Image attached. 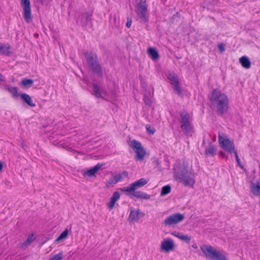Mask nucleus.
<instances>
[{"label": "nucleus", "instance_id": "nucleus-1", "mask_svg": "<svg viewBox=\"0 0 260 260\" xmlns=\"http://www.w3.org/2000/svg\"><path fill=\"white\" fill-rule=\"evenodd\" d=\"M210 100L219 115H223L229 110V100L227 95L218 89H214L211 93Z\"/></svg>", "mask_w": 260, "mask_h": 260}, {"label": "nucleus", "instance_id": "nucleus-2", "mask_svg": "<svg viewBox=\"0 0 260 260\" xmlns=\"http://www.w3.org/2000/svg\"><path fill=\"white\" fill-rule=\"evenodd\" d=\"M174 176L177 181L185 186H192L194 184V174L188 171V164L186 162L184 161L180 167L175 168Z\"/></svg>", "mask_w": 260, "mask_h": 260}, {"label": "nucleus", "instance_id": "nucleus-3", "mask_svg": "<svg viewBox=\"0 0 260 260\" xmlns=\"http://www.w3.org/2000/svg\"><path fill=\"white\" fill-rule=\"evenodd\" d=\"M201 249L205 256L212 260H228L224 253L216 250L211 245H203Z\"/></svg>", "mask_w": 260, "mask_h": 260}, {"label": "nucleus", "instance_id": "nucleus-4", "mask_svg": "<svg viewBox=\"0 0 260 260\" xmlns=\"http://www.w3.org/2000/svg\"><path fill=\"white\" fill-rule=\"evenodd\" d=\"M84 55L88 66L92 72L96 73L99 76L102 77L103 72L102 71V68L99 63L96 54L92 52H84Z\"/></svg>", "mask_w": 260, "mask_h": 260}, {"label": "nucleus", "instance_id": "nucleus-5", "mask_svg": "<svg viewBox=\"0 0 260 260\" xmlns=\"http://www.w3.org/2000/svg\"><path fill=\"white\" fill-rule=\"evenodd\" d=\"M180 116L182 131L186 135H190L193 131V126L189 120V115L186 111H183L180 113Z\"/></svg>", "mask_w": 260, "mask_h": 260}, {"label": "nucleus", "instance_id": "nucleus-6", "mask_svg": "<svg viewBox=\"0 0 260 260\" xmlns=\"http://www.w3.org/2000/svg\"><path fill=\"white\" fill-rule=\"evenodd\" d=\"M136 13L141 19V22L145 23L148 21L147 16L148 7L145 0H137Z\"/></svg>", "mask_w": 260, "mask_h": 260}, {"label": "nucleus", "instance_id": "nucleus-7", "mask_svg": "<svg viewBox=\"0 0 260 260\" xmlns=\"http://www.w3.org/2000/svg\"><path fill=\"white\" fill-rule=\"evenodd\" d=\"M218 138L219 145L225 151L230 154L236 151L233 140L229 139L225 135L221 136L220 134H219Z\"/></svg>", "mask_w": 260, "mask_h": 260}, {"label": "nucleus", "instance_id": "nucleus-8", "mask_svg": "<svg viewBox=\"0 0 260 260\" xmlns=\"http://www.w3.org/2000/svg\"><path fill=\"white\" fill-rule=\"evenodd\" d=\"M149 182V179L147 178H141L140 179L130 184L126 187H123L120 188V190L123 192H127L129 194L131 192H134L137 188H140Z\"/></svg>", "mask_w": 260, "mask_h": 260}, {"label": "nucleus", "instance_id": "nucleus-9", "mask_svg": "<svg viewBox=\"0 0 260 260\" xmlns=\"http://www.w3.org/2000/svg\"><path fill=\"white\" fill-rule=\"evenodd\" d=\"M131 146L133 149L136 150L137 160L142 161L146 154V151L144 150L142 144L139 141L133 140L131 141Z\"/></svg>", "mask_w": 260, "mask_h": 260}, {"label": "nucleus", "instance_id": "nucleus-10", "mask_svg": "<svg viewBox=\"0 0 260 260\" xmlns=\"http://www.w3.org/2000/svg\"><path fill=\"white\" fill-rule=\"evenodd\" d=\"M184 218V215L181 213H175L167 217L162 223L166 226H171L176 224L182 221Z\"/></svg>", "mask_w": 260, "mask_h": 260}, {"label": "nucleus", "instance_id": "nucleus-11", "mask_svg": "<svg viewBox=\"0 0 260 260\" xmlns=\"http://www.w3.org/2000/svg\"><path fill=\"white\" fill-rule=\"evenodd\" d=\"M168 78L170 81L174 92L178 95L182 94V91L179 85L177 76L174 72H170L168 74Z\"/></svg>", "mask_w": 260, "mask_h": 260}, {"label": "nucleus", "instance_id": "nucleus-12", "mask_svg": "<svg viewBox=\"0 0 260 260\" xmlns=\"http://www.w3.org/2000/svg\"><path fill=\"white\" fill-rule=\"evenodd\" d=\"M21 5L23 10V18L25 21L30 23L32 21L30 1L21 0Z\"/></svg>", "mask_w": 260, "mask_h": 260}, {"label": "nucleus", "instance_id": "nucleus-13", "mask_svg": "<svg viewBox=\"0 0 260 260\" xmlns=\"http://www.w3.org/2000/svg\"><path fill=\"white\" fill-rule=\"evenodd\" d=\"M175 244L171 239H166L161 241L160 250L164 252H169L174 250Z\"/></svg>", "mask_w": 260, "mask_h": 260}, {"label": "nucleus", "instance_id": "nucleus-14", "mask_svg": "<svg viewBox=\"0 0 260 260\" xmlns=\"http://www.w3.org/2000/svg\"><path fill=\"white\" fill-rule=\"evenodd\" d=\"M144 215V214L139 210H136L134 208H131L128 220L130 222L138 221Z\"/></svg>", "mask_w": 260, "mask_h": 260}, {"label": "nucleus", "instance_id": "nucleus-15", "mask_svg": "<svg viewBox=\"0 0 260 260\" xmlns=\"http://www.w3.org/2000/svg\"><path fill=\"white\" fill-rule=\"evenodd\" d=\"M128 196L135 197L137 199L148 200L150 198V196L141 191H134V192H131L129 194L127 192H125Z\"/></svg>", "mask_w": 260, "mask_h": 260}, {"label": "nucleus", "instance_id": "nucleus-16", "mask_svg": "<svg viewBox=\"0 0 260 260\" xmlns=\"http://www.w3.org/2000/svg\"><path fill=\"white\" fill-rule=\"evenodd\" d=\"M102 164L98 163L93 167L91 168L86 171H83V175L84 176L91 177L95 175V174L101 168Z\"/></svg>", "mask_w": 260, "mask_h": 260}, {"label": "nucleus", "instance_id": "nucleus-17", "mask_svg": "<svg viewBox=\"0 0 260 260\" xmlns=\"http://www.w3.org/2000/svg\"><path fill=\"white\" fill-rule=\"evenodd\" d=\"M217 149L215 146L212 144L211 142L209 143V145L208 148H206L205 151V153L207 156H214L216 154Z\"/></svg>", "mask_w": 260, "mask_h": 260}, {"label": "nucleus", "instance_id": "nucleus-18", "mask_svg": "<svg viewBox=\"0 0 260 260\" xmlns=\"http://www.w3.org/2000/svg\"><path fill=\"white\" fill-rule=\"evenodd\" d=\"M172 235L186 243H189L191 240V236L187 235H184L180 232H174L172 233Z\"/></svg>", "mask_w": 260, "mask_h": 260}, {"label": "nucleus", "instance_id": "nucleus-19", "mask_svg": "<svg viewBox=\"0 0 260 260\" xmlns=\"http://www.w3.org/2000/svg\"><path fill=\"white\" fill-rule=\"evenodd\" d=\"M21 99L25 102L28 105L31 107L36 106V104L32 101L31 97L26 93H22L20 95Z\"/></svg>", "mask_w": 260, "mask_h": 260}, {"label": "nucleus", "instance_id": "nucleus-20", "mask_svg": "<svg viewBox=\"0 0 260 260\" xmlns=\"http://www.w3.org/2000/svg\"><path fill=\"white\" fill-rule=\"evenodd\" d=\"M242 66L245 69H249L251 66V62L249 58L245 56L241 57L239 59Z\"/></svg>", "mask_w": 260, "mask_h": 260}, {"label": "nucleus", "instance_id": "nucleus-21", "mask_svg": "<svg viewBox=\"0 0 260 260\" xmlns=\"http://www.w3.org/2000/svg\"><path fill=\"white\" fill-rule=\"evenodd\" d=\"M148 54L153 60H157L159 58V54L155 48H149L147 51Z\"/></svg>", "mask_w": 260, "mask_h": 260}, {"label": "nucleus", "instance_id": "nucleus-22", "mask_svg": "<svg viewBox=\"0 0 260 260\" xmlns=\"http://www.w3.org/2000/svg\"><path fill=\"white\" fill-rule=\"evenodd\" d=\"M11 47L8 44L0 43V53L9 54L10 53Z\"/></svg>", "mask_w": 260, "mask_h": 260}, {"label": "nucleus", "instance_id": "nucleus-23", "mask_svg": "<svg viewBox=\"0 0 260 260\" xmlns=\"http://www.w3.org/2000/svg\"><path fill=\"white\" fill-rule=\"evenodd\" d=\"M35 237L34 234H31L28 236L27 239L21 244L22 248H26L31 243L35 240Z\"/></svg>", "mask_w": 260, "mask_h": 260}, {"label": "nucleus", "instance_id": "nucleus-24", "mask_svg": "<svg viewBox=\"0 0 260 260\" xmlns=\"http://www.w3.org/2000/svg\"><path fill=\"white\" fill-rule=\"evenodd\" d=\"M34 83V80L31 79L24 78L21 80V84L25 87H29Z\"/></svg>", "mask_w": 260, "mask_h": 260}, {"label": "nucleus", "instance_id": "nucleus-25", "mask_svg": "<svg viewBox=\"0 0 260 260\" xmlns=\"http://www.w3.org/2000/svg\"><path fill=\"white\" fill-rule=\"evenodd\" d=\"M171 191V186L169 185H167L166 186H164L162 187L161 190L160 192V196H165L167 195V194L169 193Z\"/></svg>", "mask_w": 260, "mask_h": 260}, {"label": "nucleus", "instance_id": "nucleus-26", "mask_svg": "<svg viewBox=\"0 0 260 260\" xmlns=\"http://www.w3.org/2000/svg\"><path fill=\"white\" fill-rule=\"evenodd\" d=\"M260 190V180L259 181H257L256 185L255 186V184H253V186L251 189V191L253 193L258 195L259 193Z\"/></svg>", "mask_w": 260, "mask_h": 260}, {"label": "nucleus", "instance_id": "nucleus-27", "mask_svg": "<svg viewBox=\"0 0 260 260\" xmlns=\"http://www.w3.org/2000/svg\"><path fill=\"white\" fill-rule=\"evenodd\" d=\"M91 16V14L89 12H86L83 13L81 16V21L84 24H86L88 19Z\"/></svg>", "mask_w": 260, "mask_h": 260}, {"label": "nucleus", "instance_id": "nucleus-28", "mask_svg": "<svg viewBox=\"0 0 260 260\" xmlns=\"http://www.w3.org/2000/svg\"><path fill=\"white\" fill-rule=\"evenodd\" d=\"M8 90L10 92L12 95L16 98L18 96V88L16 87H9L8 88Z\"/></svg>", "mask_w": 260, "mask_h": 260}, {"label": "nucleus", "instance_id": "nucleus-29", "mask_svg": "<svg viewBox=\"0 0 260 260\" xmlns=\"http://www.w3.org/2000/svg\"><path fill=\"white\" fill-rule=\"evenodd\" d=\"M68 230L66 229L55 240V242H58L60 240L65 239L68 235Z\"/></svg>", "mask_w": 260, "mask_h": 260}, {"label": "nucleus", "instance_id": "nucleus-30", "mask_svg": "<svg viewBox=\"0 0 260 260\" xmlns=\"http://www.w3.org/2000/svg\"><path fill=\"white\" fill-rule=\"evenodd\" d=\"M93 91H94V94L96 98L101 97L100 89L99 87H98V86L96 84L93 85Z\"/></svg>", "mask_w": 260, "mask_h": 260}, {"label": "nucleus", "instance_id": "nucleus-31", "mask_svg": "<svg viewBox=\"0 0 260 260\" xmlns=\"http://www.w3.org/2000/svg\"><path fill=\"white\" fill-rule=\"evenodd\" d=\"M63 258V252H60L58 254L54 255L49 260H62Z\"/></svg>", "mask_w": 260, "mask_h": 260}, {"label": "nucleus", "instance_id": "nucleus-32", "mask_svg": "<svg viewBox=\"0 0 260 260\" xmlns=\"http://www.w3.org/2000/svg\"><path fill=\"white\" fill-rule=\"evenodd\" d=\"M119 198H120L119 192L118 191H115L113 193V194L110 199L116 203L117 202V201L119 200Z\"/></svg>", "mask_w": 260, "mask_h": 260}, {"label": "nucleus", "instance_id": "nucleus-33", "mask_svg": "<svg viewBox=\"0 0 260 260\" xmlns=\"http://www.w3.org/2000/svg\"><path fill=\"white\" fill-rule=\"evenodd\" d=\"M147 132L150 135H153L155 132V129L153 127H151L149 125H147L146 126Z\"/></svg>", "mask_w": 260, "mask_h": 260}, {"label": "nucleus", "instance_id": "nucleus-34", "mask_svg": "<svg viewBox=\"0 0 260 260\" xmlns=\"http://www.w3.org/2000/svg\"><path fill=\"white\" fill-rule=\"evenodd\" d=\"M144 103L145 104V105H146L150 106L151 105L152 102H151V100L149 98L146 96V95H145V96H144Z\"/></svg>", "mask_w": 260, "mask_h": 260}, {"label": "nucleus", "instance_id": "nucleus-35", "mask_svg": "<svg viewBox=\"0 0 260 260\" xmlns=\"http://www.w3.org/2000/svg\"><path fill=\"white\" fill-rule=\"evenodd\" d=\"M115 180L116 183L119 182L123 179V177L122 176V174H118L114 176Z\"/></svg>", "mask_w": 260, "mask_h": 260}, {"label": "nucleus", "instance_id": "nucleus-36", "mask_svg": "<svg viewBox=\"0 0 260 260\" xmlns=\"http://www.w3.org/2000/svg\"><path fill=\"white\" fill-rule=\"evenodd\" d=\"M115 202L110 199V202L108 204V206L109 209H112L115 205Z\"/></svg>", "mask_w": 260, "mask_h": 260}, {"label": "nucleus", "instance_id": "nucleus-37", "mask_svg": "<svg viewBox=\"0 0 260 260\" xmlns=\"http://www.w3.org/2000/svg\"><path fill=\"white\" fill-rule=\"evenodd\" d=\"M234 153L235 154V157H236V160L238 162V164H239V165L242 168V167L241 166V164H240V159L238 156V153L236 151H235Z\"/></svg>", "mask_w": 260, "mask_h": 260}, {"label": "nucleus", "instance_id": "nucleus-38", "mask_svg": "<svg viewBox=\"0 0 260 260\" xmlns=\"http://www.w3.org/2000/svg\"><path fill=\"white\" fill-rule=\"evenodd\" d=\"M108 183L109 184H115L116 183L114 177L110 178L108 181Z\"/></svg>", "mask_w": 260, "mask_h": 260}, {"label": "nucleus", "instance_id": "nucleus-39", "mask_svg": "<svg viewBox=\"0 0 260 260\" xmlns=\"http://www.w3.org/2000/svg\"><path fill=\"white\" fill-rule=\"evenodd\" d=\"M218 48L221 52H223L225 51L224 45L222 44H218Z\"/></svg>", "mask_w": 260, "mask_h": 260}, {"label": "nucleus", "instance_id": "nucleus-40", "mask_svg": "<svg viewBox=\"0 0 260 260\" xmlns=\"http://www.w3.org/2000/svg\"><path fill=\"white\" fill-rule=\"evenodd\" d=\"M132 21L131 18H127V21L126 23V26L127 27L129 28L132 25Z\"/></svg>", "mask_w": 260, "mask_h": 260}, {"label": "nucleus", "instance_id": "nucleus-41", "mask_svg": "<svg viewBox=\"0 0 260 260\" xmlns=\"http://www.w3.org/2000/svg\"><path fill=\"white\" fill-rule=\"evenodd\" d=\"M120 174H122V176L123 177V178L126 177L128 176V173L126 171H123Z\"/></svg>", "mask_w": 260, "mask_h": 260}, {"label": "nucleus", "instance_id": "nucleus-42", "mask_svg": "<svg viewBox=\"0 0 260 260\" xmlns=\"http://www.w3.org/2000/svg\"><path fill=\"white\" fill-rule=\"evenodd\" d=\"M4 78L2 74L0 73V81H4Z\"/></svg>", "mask_w": 260, "mask_h": 260}, {"label": "nucleus", "instance_id": "nucleus-43", "mask_svg": "<svg viewBox=\"0 0 260 260\" xmlns=\"http://www.w3.org/2000/svg\"><path fill=\"white\" fill-rule=\"evenodd\" d=\"M192 247H193V248H194V249H197V248H198V246H197V245L196 244H195L192 245Z\"/></svg>", "mask_w": 260, "mask_h": 260}, {"label": "nucleus", "instance_id": "nucleus-44", "mask_svg": "<svg viewBox=\"0 0 260 260\" xmlns=\"http://www.w3.org/2000/svg\"><path fill=\"white\" fill-rule=\"evenodd\" d=\"M2 168H3V165H2V162H0V171L2 170Z\"/></svg>", "mask_w": 260, "mask_h": 260}, {"label": "nucleus", "instance_id": "nucleus-45", "mask_svg": "<svg viewBox=\"0 0 260 260\" xmlns=\"http://www.w3.org/2000/svg\"><path fill=\"white\" fill-rule=\"evenodd\" d=\"M220 153H221V155H224V153H222V152H220Z\"/></svg>", "mask_w": 260, "mask_h": 260}]
</instances>
